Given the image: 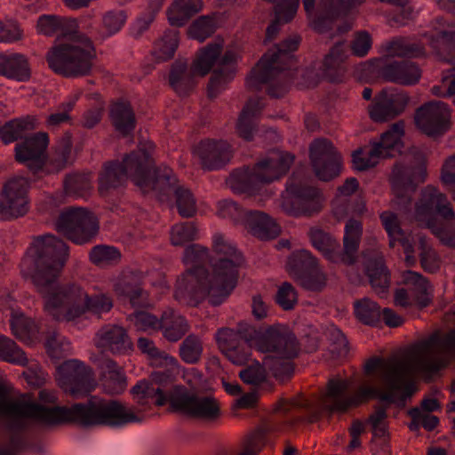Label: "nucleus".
<instances>
[{
  "mask_svg": "<svg viewBox=\"0 0 455 455\" xmlns=\"http://www.w3.org/2000/svg\"><path fill=\"white\" fill-rule=\"evenodd\" d=\"M455 355V330L444 335L434 333L399 354L387 358L371 357L363 365L364 376L348 394L349 381L339 378L328 380L325 391L314 402L295 398L291 402L282 400L280 409L289 411L290 405L308 410L307 421L319 420L323 412L331 415L343 414L378 399L383 403L373 406L366 424L375 437L388 435L387 409L399 400L404 402L415 392L411 381L416 372L434 374L446 367L448 356Z\"/></svg>",
  "mask_w": 455,
  "mask_h": 455,
  "instance_id": "1",
  "label": "nucleus"
},
{
  "mask_svg": "<svg viewBox=\"0 0 455 455\" xmlns=\"http://www.w3.org/2000/svg\"><path fill=\"white\" fill-rule=\"evenodd\" d=\"M68 258V246L52 235L34 239L21 261L22 272L29 275L44 299V309L58 322H71L87 312L101 315L113 307L104 293L90 296L76 283L57 285L60 273Z\"/></svg>",
  "mask_w": 455,
  "mask_h": 455,
  "instance_id": "2",
  "label": "nucleus"
},
{
  "mask_svg": "<svg viewBox=\"0 0 455 455\" xmlns=\"http://www.w3.org/2000/svg\"><path fill=\"white\" fill-rule=\"evenodd\" d=\"M213 250L219 256L209 273L195 267L181 274L175 284L174 298L180 304L197 306L204 299L213 306L221 304L235 289L243 257L221 235L213 237Z\"/></svg>",
  "mask_w": 455,
  "mask_h": 455,
  "instance_id": "3",
  "label": "nucleus"
},
{
  "mask_svg": "<svg viewBox=\"0 0 455 455\" xmlns=\"http://www.w3.org/2000/svg\"><path fill=\"white\" fill-rule=\"evenodd\" d=\"M137 420L134 411L117 400L91 398L70 407H45L44 424L74 422L84 427L122 426Z\"/></svg>",
  "mask_w": 455,
  "mask_h": 455,
  "instance_id": "4",
  "label": "nucleus"
},
{
  "mask_svg": "<svg viewBox=\"0 0 455 455\" xmlns=\"http://www.w3.org/2000/svg\"><path fill=\"white\" fill-rule=\"evenodd\" d=\"M300 41L299 36L292 35L269 49L251 69L246 81L247 87L257 91L265 84L270 97H283L288 92L294 74L291 52L298 50Z\"/></svg>",
  "mask_w": 455,
  "mask_h": 455,
  "instance_id": "5",
  "label": "nucleus"
},
{
  "mask_svg": "<svg viewBox=\"0 0 455 455\" xmlns=\"http://www.w3.org/2000/svg\"><path fill=\"white\" fill-rule=\"evenodd\" d=\"M415 218L443 244L455 248V212L445 194L433 186H427L416 205Z\"/></svg>",
  "mask_w": 455,
  "mask_h": 455,
  "instance_id": "6",
  "label": "nucleus"
},
{
  "mask_svg": "<svg viewBox=\"0 0 455 455\" xmlns=\"http://www.w3.org/2000/svg\"><path fill=\"white\" fill-rule=\"evenodd\" d=\"M293 161L294 156L287 152L271 150L252 167L235 170L227 184L235 193L254 191L285 175Z\"/></svg>",
  "mask_w": 455,
  "mask_h": 455,
  "instance_id": "7",
  "label": "nucleus"
},
{
  "mask_svg": "<svg viewBox=\"0 0 455 455\" xmlns=\"http://www.w3.org/2000/svg\"><path fill=\"white\" fill-rule=\"evenodd\" d=\"M96 53L87 36H76L59 43L47 52L49 68L64 77H80L90 75Z\"/></svg>",
  "mask_w": 455,
  "mask_h": 455,
  "instance_id": "8",
  "label": "nucleus"
},
{
  "mask_svg": "<svg viewBox=\"0 0 455 455\" xmlns=\"http://www.w3.org/2000/svg\"><path fill=\"white\" fill-rule=\"evenodd\" d=\"M153 149L154 144L148 141L140 145L138 150L125 155L121 163L127 179H131L144 193L162 190L166 184L173 186L176 181L172 170L155 168L154 160L150 156Z\"/></svg>",
  "mask_w": 455,
  "mask_h": 455,
  "instance_id": "9",
  "label": "nucleus"
},
{
  "mask_svg": "<svg viewBox=\"0 0 455 455\" xmlns=\"http://www.w3.org/2000/svg\"><path fill=\"white\" fill-rule=\"evenodd\" d=\"M222 48L223 45L220 43L209 44L202 48L191 68H188L186 61L176 60L172 65L169 74L171 87L180 95L188 94L195 87V75L201 76L207 75L220 55Z\"/></svg>",
  "mask_w": 455,
  "mask_h": 455,
  "instance_id": "10",
  "label": "nucleus"
},
{
  "mask_svg": "<svg viewBox=\"0 0 455 455\" xmlns=\"http://www.w3.org/2000/svg\"><path fill=\"white\" fill-rule=\"evenodd\" d=\"M427 177L426 161L421 154L408 157L395 164L390 176L395 199L394 205L406 209L411 204V195Z\"/></svg>",
  "mask_w": 455,
  "mask_h": 455,
  "instance_id": "11",
  "label": "nucleus"
},
{
  "mask_svg": "<svg viewBox=\"0 0 455 455\" xmlns=\"http://www.w3.org/2000/svg\"><path fill=\"white\" fill-rule=\"evenodd\" d=\"M99 220L88 209L68 207L62 211L56 221V229L71 242L84 244L99 233Z\"/></svg>",
  "mask_w": 455,
  "mask_h": 455,
  "instance_id": "12",
  "label": "nucleus"
},
{
  "mask_svg": "<svg viewBox=\"0 0 455 455\" xmlns=\"http://www.w3.org/2000/svg\"><path fill=\"white\" fill-rule=\"evenodd\" d=\"M11 390L8 385L0 381V415L8 419L9 427L15 431L24 429L28 419L43 423L45 407L25 395L13 400Z\"/></svg>",
  "mask_w": 455,
  "mask_h": 455,
  "instance_id": "13",
  "label": "nucleus"
},
{
  "mask_svg": "<svg viewBox=\"0 0 455 455\" xmlns=\"http://www.w3.org/2000/svg\"><path fill=\"white\" fill-rule=\"evenodd\" d=\"M169 403L174 411L194 419L212 421L220 416V403L214 397L189 393L181 386L172 388Z\"/></svg>",
  "mask_w": 455,
  "mask_h": 455,
  "instance_id": "14",
  "label": "nucleus"
},
{
  "mask_svg": "<svg viewBox=\"0 0 455 455\" xmlns=\"http://www.w3.org/2000/svg\"><path fill=\"white\" fill-rule=\"evenodd\" d=\"M280 207L290 216H312L321 212L323 196L312 186L290 184L280 198Z\"/></svg>",
  "mask_w": 455,
  "mask_h": 455,
  "instance_id": "15",
  "label": "nucleus"
},
{
  "mask_svg": "<svg viewBox=\"0 0 455 455\" xmlns=\"http://www.w3.org/2000/svg\"><path fill=\"white\" fill-rule=\"evenodd\" d=\"M28 182L24 178H15L3 188L0 194V220H12L27 214L29 209Z\"/></svg>",
  "mask_w": 455,
  "mask_h": 455,
  "instance_id": "16",
  "label": "nucleus"
},
{
  "mask_svg": "<svg viewBox=\"0 0 455 455\" xmlns=\"http://www.w3.org/2000/svg\"><path fill=\"white\" fill-rule=\"evenodd\" d=\"M309 157L320 180L328 181L339 175L341 156L331 140L324 138L314 140L309 146Z\"/></svg>",
  "mask_w": 455,
  "mask_h": 455,
  "instance_id": "17",
  "label": "nucleus"
},
{
  "mask_svg": "<svg viewBox=\"0 0 455 455\" xmlns=\"http://www.w3.org/2000/svg\"><path fill=\"white\" fill-rule=\"evenodd\" d=\"M451 114L446 103L443 101H429L415 112L416 126L427 136H440L450 128Z\"/></svg>",
  "mask_w": 455,
  "mask_h": 455,
  "instance_id": "18",
  "label": "nucleus"
},
{
  "mask_svg": "<svg viewBox=\"0 0 455 455\" xmlns=\"http://www.w3.org/2000/svg\"><path fill=\"white\" fill-rule=\"evenodd\" d=\"M410 96L404 91L382 90L368 107L369 116L377 123L395 118L404 112Z\"/></svg>",
  "mask_w": 455,
  "mask_h": 455,
  "instance_id": "19",
  "label": "nucleus"
},
{
  "mask_svg": "<svg viewBox=\"0 0 455 455\" xmlns=\"http://www.w3.org/2000/svg\"><path fill=\"white\" fill-rule=\"evenodd\" d=\"M58 381L60 387L73 395L91 390L92 372L90 367L78 360H68L58 368Z\"/></svg>",
  "mask_w": 455,
  "mask_h": 455,
  "instance_id": "20",
  "label": "nucleus"
},
{
  "mask_svg": "<svg viewBox=\"0 0 455 455\" xmlns=\"http://www.w3.org/2000/svg\"><path fill=\"white\" fill-rule=\"evenodd\" d=\"M257 348L262 353H274L283 358L295 357L299 350L293 333L281 328L269 327L257 340Z\"/></svg>",
  "mask_w": 455,
  "mask_h": 455,
  "instance_id": "21",
  "label": "nucleus"
},
{
  "mask_svg": "<svg viewBox=\"0 0 455 455\" xmlns=\"http://www.w3.org/2000/svg\"><path fill=\"white\" fill-rule=\"evenodd\" d=\"M49 137L46 132H37L15 146V160L25 164L33 173L41 171L46 164Z\"/></svg>",
  "mask_w": 455,
  "mask_h": 455,
  "instance_id": "22",
  "label": "nucleus"
},
{
  "mask_svg": "<svg viewBox=\"0 0 455 455\" xmlns=\"http://www.w3.org/2000/svg\"><path fill=\"white\" fill-rule=\"evenodd\" d=\"M169 376L164 372H154L148 380L139 381L132 388V394L135 401L141 405L150 403L163 406L169 402V395L172 389L167 391L166 386Z\"/></svg>",
  "mask_w": 455,
  "mask_h": 455,
  "instance_id": "23",
  "label": "nucleus"
},
{
  "mask_svg": "<svg viewBox=\"0 0 455 455\" xmlns=\"http://www.w3.org/2000/svg\"><path fill=\"white\" fill-rule=\"evenodd\" d=\"M95 346L102 352L127 355L133 350V343L125 328L117 324H106L96 333Z\"/></svg>",
  "mask_w": 455,
  "mask_h": 455,
  "instance_id": "24",
  "label": "nucleus"
},
{
  "mask_svg": "<svg viewBox=\"0 0 455 455\" xmlns=\"http://www.w3.org/2000/svg\"><path fill=\"white\" fill-rule=\"evenodd\" d=\"M204 169L213 170L224 166L233 156L231 145L223 140H202L195 148Z\"/></svg>",
  "mask_w": 455,
  "mask_h": 455,
  "instance_id": "25",
  "label": "nucleus"
},
{
  "mask_svg": "<svg viewBox=\"0 0 455 455\" xmlns=\"http://www.w3.org/2000/svg\"><path fill=\"white\" fill-rule=\"evenodd\" d=\"M304 10L311 27L317 32L326 31L332 21L342 14L340 0H302Z\"/></svg>",
  "mask_w": 455,
  "mask_h": 455,
  "instance_id": "26",
  "label": "nucleus"
},
{
  "mask_svg": "<svg viewBox=\"0 0 455 455\" xmlns=\"http://www.w3.org/2000/svg\"><path fill=\"white\" fill-rule=\"evenodd\" d=\"M364 272L373 290L384 293L390 285V272L387 269L383 254L375 250L363 252Z\"/></svg>",
  "mask_w": 455,
  "mask_h": 455,
  "instance_id": "27",
  "label": "nucleus"
},
{
  "mask_svg": "<svg viewBox=\"0 0 455 455\" xmlns=\"http://www.w3.org/2000/svg\"><path fill=\"white\" fill-rule=\"evenodd\" d=\"M236 54L233 51H227L222 57H218L212 67L214 68L207 87L208 97L216 98L235 75V63Z\"/></svg>",
  "mask_w": 455,
  "mask_h": 455,
  "instance_id": "28",
  "label": "nucleus"
},
{
  "mask_svg": "<svg viewBox=\"0 0 455 455\" xmlns=\"http://www.w3.org/2000/svg\"><path fill=\"white\" fill-rule=\"evenodd\" d=\"M143 279L140 270L125 268L116 279L114 291L117 296L128 298L133 306L140 305V299L146 295L142 288Z\"/></svg>",
  "mask_w": 455,
  "mask_h": 455,
  "instance_id": "29",
  "label": "nucleus"
},
{
  "mask_svg": "<svg viewBox=\"0 0 455 455\" xmlns=\"http://www.w3.org/2000/svg\"><path fill=\"white\" fill-rule=\"evenodd\" d=\"M381 75L386 81L408 86L419 83L421 69L413 61H393L382 68Z\"/></svg>",
  "mask_w": 455,
  "mask_h": 455,
  "instance_id": "30",
  "label": "nucleus"
},
{
  "mask_svg": "<svg viewBox=\"0 0 455 455\" xmlns=\"http://www.w3.org/2000/svg\"><path fill=\"white\" fill-rule=\"evenodd\" d=\"M276 430L275 424L269 421L261 422L244 435L236 455H259L267 443L268 436Z\"/></svg>",
  "mask_w": 455,
  "mask_h": 455,
  "instance_id": "31",
  "label": "nucleus"
},
{
  "mask_svg": "<svg viewBox=\"0 0 455 455\" xmlns=\"http://www.w3.org/2000/svg\"><path fill=\"white\" fill-rule=\"evenodd\" d=\"M347 58L345 43L339 42L333 45L323 60L322 72L324 77L330 82H341L347 71Z\"/></svg>",
  "mask_w": 455,
  "mask_h": 455,
  "instance_id": "32",
  "label": "nucleus"
},
{
  "mask_svg": "<svg viewBox=\"0 0 455 455\" xmlns=\"http://www.w3.org/2000/svg\"><path fill=\"white\" fill-rule=\"evenodd\" d=\"M73 161L72 135L66 132L52 146L48 158L46 157L48 172H59L72 164Z\"/></svg>",
  "mask_w": 455,
  "mask_h": 455,
  "instance_id": "33",
  "label": "nucleus"
},
{
  "mask_svg": "<svg viewBox=\"0 0 455 455\" xmlns=\"http://www.w3.org/2000/svg\"><path fill=\"white\" fill-rule=\"evenodd\" d=\"M403 283L410 292L411 299L419 307H427L430 303L431 285L428 280L415 271H404L402 274Z\"/></svg>",
  "mask_w": 455,
  "mask_h": 455,
  "instance_id": "34",
  "label": "nucleus"
},
{
  "mask_svg": "<svg viewBox=\"0 0 455 455\" xmlns=\"http://www.w3.org/2000/svg\"><path fill=\"white\" fill-rule=\"evenodd\" d=\"M189 329L190 326L187 319L173 309L169 308L163 312L159 331L169 342L180 340L189 331Z\"/></svg>",
  "mask_w": 455,
  "mask_h": 455,
  "instance_id": "35",
  "label": "nucleus"
},
{
  "mask_svg": "<svg viewBox=\"0 0 455 455\" xmlns=\"http://www.w3.org/2000/svg\"><path fill=\"white\" fill-rule=\"evenodd\" d=\"M109 118L115 130L123 137L130 135L136 127L135 113L129 102L113 103L109 109Z\"/></svg>",
  "mask_w": 455,
  "mask_h": 455,
  "instance_id": "36",
  "label": "nucleus"
},
{
  "mask_svg": "<svg viewBox=\"0 0 455 455\" xmlns=\"http://www.w3.org/2000/svg\"><path fill=\"white\" fill-rule=\"evenodd\" d=\"M245 228L259 239H272L280 233L278 225L266 213L250 211L247 213Z\"/></svg>",
  "mask_w": 455,
  "mask_h": 455,
  "instance_id": "37",
  "label": "nucleus"
},
{
  "mask_svg": "<svg viewBox=\"0 0 455 455\" xmlns=\"http://www.w3.org/2000/svg\"><path fill=\"white\" fill-rule=\"evenodd\" d=\"M428 40L441 60L450 62L455 58V28H435Z\"/></svg>",
  "mask_w": 455,
  "mask_h": 455,
  "instance_id": "38",
  "label": "nucleus"
},
{
  "mask_svg": "<svg viewBox=\"0 0 455 455\" xmlns=\"http://www.w3.org/2000/svg\"><path fill=\"white\" fill-rule=\"evenodd\" d=\"M264 108V104L259 99H250L243 108L237 123L236 132L245 140H251L257 130L255 118Z\"/></svg>",
  "mask_w": 455,
  "mask_h": 455,
  "instance_id": "39",
  "label": "nucleus"
},
{
  "mask_svg": "<svg viewBox=\"0 0 455 455\" xmlns=\"http://www.w3.org/2000/svg\"><path fill=\"white\" fill-rule=\"evenodd\" d=\"M126 172L118 161L107 162L99 173V193L105 196L111 190L116 189L127 181Z\"/></svg>",
  "mask_w": 455,
  "mask_h": 455,
  "instance_id": "40",
  "label": "nucleus"
},
{
  "mask_svg": "<svg viewBox=\"0 0 455 455\" xmlns=\"http://www.w3.org/2000/svg\"><path fill=\"white\" fill-rule=\"evenodd\" d=\"M102 386L107 394H122L127 387V379L122 367L112 359H105L102 362Z\"/></svg>",
  "mask_w": 455,
  "mask_h": 455,
  "instance_id": "41",
  "label": "nucleus"
},
{
  "mask_svg": "<svg viewBox=\"0 0 455 455\" xmlns=\"http://www.w3.org/2000/svg\"><path fill=\"white\" fill-rule=\"evenodd\" d=\"M362 235V222L355 219H349L345 226L343 238V252L341 254L343 263L353 265L355 262Z\"/></svg>",
  "mask_w": 455,
  "mask_h": 455,
  "instance_id": "42",
  "label": "nucleus"
},
{
  "mask_svg": "<svg viewBox=\"0 0 455 455\" xmlns=\"http://www.w3.org/2000/svg\"><path fill=\"white\" fill-rule=\"evenodd\" d=\"M0 75L17 81L28 80L30 68L28 60L19 53H0Z\"/></svg>",
  "mask_w": 455,
  "mask_h": 455,
  "instance_id": "43",
  "label": "nucleus"
},
{
  "mask_svg": "<svg viewBox=\"0 0 455 455\" xmlns=\"http://www.w3.org/2000/svg\"><path fill=\"white\" fill-rule=\"evenodd\" d=\"M203 8V0H173L167 10L172 26L182 27Z\"/></svg>",
  "mask_w": 455,
  "mask_h": 455,
  "instance_id": "44",
  "label": "nucleus"
},
{
  "mask_svg": "<svg viewBox=\"0 0 455 455\" xmlns=\"http://www.w3.org/2000/svg\"><path fill=\"white\" fill-rule=\"evenodd\" d=\"M308 236L312 245L325 258L331 261H336L339 258L341 259L339 243L329 233L317 228H311Z\"/></svg>",
  "mask_w": 455,
  "mask_h": 455,
  "instance_id": "45",
  "label": "nucleus"
},
{
  "mask_svg": "<svg viewBox=\"0 0 455 455\" xmlns=\"http://www.w3.org/2000/svg\"><path fill=\"white\" fill-rule=\"evenodd\" d=\"M12 334L27 344H32L39 339L37 324L23 314L12 313L10 321Z\"/></svg>",
  "mask_w": 455,
  "mask_h": 455,
  "instance_id": "46",
  "label": "nucleus"
},
{
  "mask_svg": "<svg viewBox=\"0 0 455 455\" xmlns=\"http://www.w3.org/2000/svg\"><path fill=\"white\" fill-rule=\"evenodd\" d=\"M36 124V118L31 116L11 120L0 128V138L6 144L13 142L26 132L35 130Z\"/></svg>",
  "mask_w": 455,
  "mask_h": 455,
  "instance_id": "47",
  "label": "nucleus"
},
{
  "mask_svg": "<svg viewBox=\"0 0 455 455\" xmlns=\"http://www.w3.org/2000/svg\"><path fill=\"white\" fill-rule=\"evenodd\" d=\"M63 188L68 196L85 198L92 191V179L89 174L69 173L65 176Z\"/></svg>",
  "mask_w": 455,
  "mask_h": 455,
  "instance_id": "48",
  "label": "nucleus"
},
{
  "mask_svg": "<svg viewBox=\"0 0 455 455\" xmlns=\"http://www.w3.org/2000/svg\"><path fill=\"white\" fill-rule=\"evenodd\" d=\"M404 135V122L400 120L393 124L390 128L382 133L379 142L372 145L378 147V149L383 158L392 156V151L400 144L402 137Z\"/></svg>",
  "mask_w": 455,
  "mask_h": 455,
  "instance_id": "49",
  "label": "nucleus"
},
{
  "mask_svg": "<svg viewBox=\"0 0 455 455\" xmlns=\"http://www.w3.org/2000/svg\"><path fill=\"white\" fill-rule=\"evenodd\" d=\"M180 32L176 28L167 29L155 43L153 54L159 61L172 59L179 46Z\"/></svg>",
  "mask_w": 455,
  "mask_h": 455,
  "instance_id": "50",
  "label": "nucleus"
},
{
  "mask_svg": "<svg viewBox=\"0 0 455 455\" xmlns=\"http://www.w3.org/2000/svg\"><path fill=\"white\" fill-rule=\"evenodd\" d=\"M177 183L178 180H176L173 186L166 184L161 191H164L166 188H174L176 207L179 214L182 218H191L196 213V201L189 189L178 186Z\"/></svg>",
  "mask_w": 455,
  "mask_h": 455,
  "instance_id": "51",
  "label": "nucleus"
},
{
  "mask_svg": "<svg viewBox=\"0 0 455 455\" xmlns=\"http://www.w3.org/2000/svg\"><path fill=\"white\" fill-rule=\"evenodd\" d=\"M315 268H317V259L309 251L300 250L291 258L288 272L293 279H296L297 275H302Z\"/></svg>",
  "mask_w": 455,
  "mask_h": 455,
  "instance_id": "52",
  "label": "nucleus"
},
{
  "mask_svg": "<svg viewBox=\"0 0 455 455\" xmlns=\"http://www.w3.org/2000/svg\"><path fill=\"white\" fill-rule=\"evenodd\" d=\"M203 350L202 339L196 334H189L180 343L179 355L184 363L196 364L201 360Z\"/></svg>",
  "mask_w": 455,
  "mask_h": 455,
  "instance_id": "53",
  "label": "nucleus"
},
{
  "mask_svg": "<svg viewBox=\"0 0 455 455\" xmlns=\"http://www.w3.org/2000/svg\"><path fill=\"white\" fill-rule=\"evenodd\" d=\"M218 27L216 15H204L197 18L189 26L188 33L190 37L204 42L214 34Z\"/></svg>",
  "mask_w": 455,
  "mask_h": 455,
  "instance_id": "54",
  "label": "nucleus"
},
{
  "mask_svg": "<svg viewBox=\"0 0 455 455\" xmlns=\"http://www.w3.org/2000/svg\"><path fill=\"white\" fill-rule=\"evenodd\" d=\"M387 54L390 56L416 58L424 55L425 49L423 45L412 43L410 40L399 37L389 42L387 48Z\"/></svg>",
  "mask_w": 455,
  "mask_h": 455,
  "instance_id": "55",
  "label": "nucleus"
},
{
  "mask_svg": "<svg viewBox=\"0 0 455 455\" xmlns=\"http://www.w3.org/2000/svg\"><path fill=\"white\" fill-rule=\"evenodd\" d=\"M419 261L421 267L428 273H435L441 267V259L429 244L425 235H418Z\"/></svg>",
  "mask_w": 455,
  "mask_h": 455,
  "instance_id": "56",
  "label": "nucleus"
},
{
  "mask_svg": "<svg viewBox=\"0 0 455 455\" xmlns=\"http://www.w3.org/2000/svg\"><path fill=\"white\" fill-rule=\"evenodd\" d=\"M89 259L95 266L105 267L117 264L121 260V252L114 246L100 244L92 248Z\"/></svg>",
  "mask_w": 455,
  "mask_h": 455,
  "instance_id": "57",
  "label": "nucleus"
},
{
  "mask_svg": "<svg viewBox=\"0 0 455 455\" xmlns=\"http://www.w3.org/2000/svg\"><path fill=\"white\" fill-rule=\"evenodd\" d=\"M0 360L22 366L28 363L25 352L12 339L1 334Z\"/></svg>",
  "mask_w": 455,
  "mask_h": 455,
  "instance_id": "58",
  "label": "nucleus"
},
{
  "mask_svg": "<svg viewBox=\"0 0 455 455\" xmlns=\"http://www.w3.org/2000/svg\"><path fill=\"white\" fill-rule=\"evenodd\" d=\"M356 318L364 324L372 325L380 319V307L370 299L363 298L354 303Z\"/></svg>",
  "mask_w": 455,
  "mask_h": 455,
  "instance_id": "59",
  "label": "nucleus"
},
{
  "mask_svg": "<svg viewBox=\"0 0 455 455\" xmlns=\"http://www.w3.org/2000/svg\"><path fill=\"white\" fill-rule=\"evenodd\" d=\"M198 228L194 222L175 224L170 231L171 243L174 246H184L187 243L197 239Z\"/></svg>",
  "mask_w": 455,
  "mask_h": 455,
  "instance_id": "60",
  "label": "nucleus"
},
{
  "mask_svg": "<svg viewBox=\"0 0 455 455\" xmlns=\"http://www.w3.org/2000/svg\"><path fill=\"white\" fill-rule=\"evenodd\" d=\"M45 348L48 355L57 361L67 357L72 351L70 341L57 332H52L46 338Z\"/></svg>",
  "mask_w": 455,
  "mask_h": 455,
  "instance_id": "61",
  "label": "nucleus"
},
{
  "mask_svg": "<svg viewBox=\"0 0 455 455\" xmlns=\"http://www.w3.org/2000/svg\"><path fill=\"white\" fill-rule=\"evenodd\" d=\"M274 11L275 14V20L266 30V39L268 41L275 38L281 25L290 22L295 17L298 9H296V4H292L287 10L283 9L281 5H275Z\"/></svg>",
  "mask_w": 455,
  "mask_h": 455,
  "instance_id": "62",
  "label": "nucleus"
},
{
  "mask_svg": "<svg viewBox=\"0 0 455 455\" xmlns=\"http://www.w3.org/2000/svg\"><path fill=\"white\" fill-rule=\"evenodd\" d=\"M378 147L371 146V148L358 149L352 154V163L355 169L365 171L374 167L383 156Z\"/></svg>",
  "mask_w": 455,
  "mask_h": 455,
  "instance_id": "63",
  "label": "nucleus"
},
{
  "mask_svg": "<svg viewBox=\"0 0 455 455\" xmlns=\"http://www.w3.org/2000/svg\"><path fill=\"white\" fill-rule=\"evenodd\" d=\"M294 280L304 289L314 292L322 291L327 283L325 274L318 268L304 273L302 275H297Z\"/></svg>",
  "mask_w": 455,
  "mask_h": 455,
  "instance_id": "64",
  "label": "nucleus"
}]
</instances>
